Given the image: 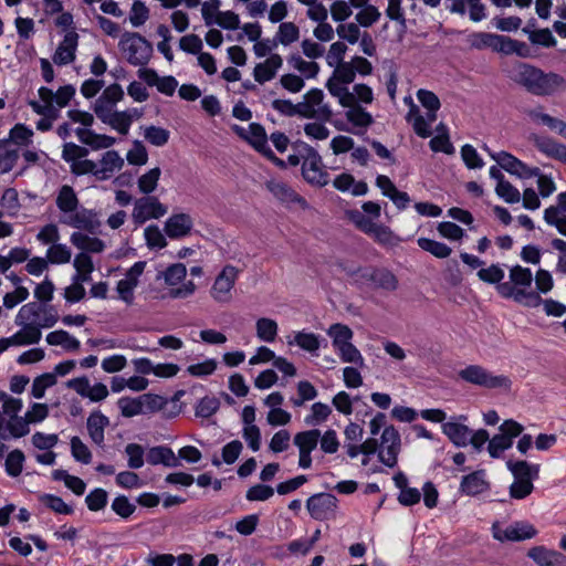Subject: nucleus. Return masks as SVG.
<instances>
[{"instance_id":"f257e3e1","label":"nucleus","mask_w":566,"mask_h":566,"mask_svg":"<svg viewBox=\"0 0 566 566\" xmlns=\"http://www.w3.org/2000/svg\"><path fill=\"white\" fill-rule=\"evenodd\" d=\"M55 203L61 212L59 218L61 224L93 235L99 233L102 223L98 213L93 209L81 207L80 200L71 186L63 185L60 188Z\"/></svg>"},{"instance_id":"f03ea898","label":"nucleus","mask_w":566,"mask_h":566,"mask_svg":"<svg viewBox=\"0 0 566 566\" xmlns=\"http://www.w3.org/2000/svg\"><path fill=\"white\" fill-rule=\"evenodd\" d=\"M59 319L53 305L30 302L23 305L14 319L15 325L38 326V329L53 327Z\"/></svg>"},{"instance_id":"7ed1b4c3","label":"nucleus","mask_w":566,"mask_h":566,"mask_svg":"<svg viewBox=\"0 0 566 566\" xmlns=\"http://www.w3.org/2000/svg\"><path fill=\"white\" fill-rule=\"evenodd\" d=\"M118 48L133 66L147 65L154 51L151 43L137 32H124Z\"/></svg>"},{"instance_id":"20e7f679","label":"nucleus","mask_w":566,"mask_h":566,"mask_svg":"<svg viewBox=\"0 0 566 566\" xmlns=\"http://www.w3.org/2000/svg\"><path fill=\"white\" fill-rule=\"evenodd\" d=\"M459 377L472 385L488 389L510 388L511 380L504 375H493L480 365H469L459 371Z\"/></svg>"},{"instance_id":"39448f33","label":"nucleus","mask_w":566,"mask_h":566,"mask_svg":"<svg viewBox=\"0 0 566 566\" xmlns=\"http://www.w3.org/2000/svg\"><path fill=\"white\" fill-rule=\"evenodd\" d=\"M168 211L167 206L155 196H144L135 200L132 219L136 226H142L150 219H159Z\"/></svg>"},{"instance_id":"423d86ee","label":"nucleus","mask_w":566,"mask_h":566,"mask_svg":"<svg viewBox=\"0 0 566 566\" xmlns=\"http://www.w3.org/2000/svg\"><path fill=\"white\" fill-rule=\"evenodd\" d=\"M467 42L471 49H491L494 52L506 55L513 50L511 45L515 43L513 39L509 36L488 32H473L468 35Z\"/></svg>"},{"instance_id":"0eeeda50","label":"nucleus","mask_w":566,"mask_h":566,"mask_svg":"<svg viewBox=\"0 0 566 566\" xmlns=\"http://www.w3.org/2000/svg\"><path fill=\"white\" fill-rule=\"evenodd\" d=\"M484 149L489 151L491 158L494 159L502 169H504L511 175H514L521 179H528L532 178L533 176L539 175L538 167H528L522 160H520L518 158H516L515 156L507 151L494 153L489 150L486 146L484 147Z\"/></svg>"},{"instance_id":"6e6552de","label":"nucleus","mask_w":566,"mask_h":566,"mask_svg":"<svg viewBox=\"0 0 566 566\" xmlns=\"http://www.w3.org/2000/svg\"><path fill=\"white\" fill-rule=\"evenodd\" d=\"M239 276V270L233 265H226L217 275L211 287V296L219 303H228L231 301V291Z\"/></svg>"},{"instance_id":"1a4fd4ad","label":"nucleus","mask_w":566,"mask_h":566,"mask_svg":"<svg viewBox=\"0 0 566 566\" xmlns=\"http://www.w3.org/2000/svg\"><path fill=\"white\" fill-rule=\"evenodd\" d=\"M492 533L493 537L500 542H521L533 538L537 534V531L531 523L518 521L505 528H502L499 523H494Z\"/></svg>"},{"instance_id":"9d476101","label":"nucleus","mask_w":566,"mask_h":566,"mask_svg":"<svg viewBox=\"0 0 566 566\" xmlns=\"http://www.w3.org/2000/svg\"><path fill=\"white\" fill-rule=\"evenodd\" d=\"M400 434L394 426L386 427L381 433L380 450L378 458L381 463L389 468L397 465L400 451Z\"/></svg>"},{"instance_id":"9b49d317","label":"nucleus","mask_w":566,"mask_h":566,"mask_svg":"<svg viewBox=\"0 0 566 566\" xmlns=\"http://www.w3.org/2000/svg\"><path fill=\"white\" fill-rule=\"evenodd\" d=\"M566 90V78L560 74L539 71L528 93L536 96H552Z\"/></svg>"},{"instance_id":"f8f14e48","label":"nucleus","mask_w":566,"mask_h":566,"mask_svg":"<svg viewBox=\"0 0 566 566\" xmlns=\"http://www.w3.org/2000/svg\"><path fill=\"white\" fill-rule=\"evenodd\" d=\"M324 93L319 88L310 90L304 96L303 102L300 104H306V112L311 115H302L305 118H314L319 122H329L333 112L329 105L323 103Z\"/></svg>"},{"instance_id":"ddd939ff","label":"nucleus","mask_w":566,"mask_h":566,"mask_svg":"<svg viewBox=\"0 0 566 566\" xmlns=\"http://www.w3.org/2000/svg\"><path fill=\"white\" fill-rule=\"evenodd\" d=\"M306 507L313 518L324 521L335 512L337 499L329 493L314 494L306 501Z\"/></svg>"},{"instance_id":"4468645a","label":"nucleus","mask_w":566,"mask_h":566,"mask_svg":"<svg viewBox=\"0 0 566 566\" xmlns=\"http://www.w3.org/2000/svg\"><path fill=\"white\" fill-rule=\"evenodd\" d=\"M193 229V220L185 212L172 213L164 224L165 234L171 240H179L188 237Z\"/></svg>"},{"instance_id":"2eb2a0df","label":"nucleus","mask_w":566,"mask_h":566,"mask_svg":"<svg viewBox=\"0 0 566 566\" xmlns=\"http://www.w3.org/2000/svg\"><path fill=\"white\" fill-rule=\"evenodd\" d=\"M78 34L73 30L66 32L52 56L53 63L59 66L72 63L76 56Z\"/></svg>"},{"instance_id":"dca6fc26","label":"nucleus","mask_w":566,"mask_h":566,"mask_svg":"<svg viewBox=\"0 0 566 566\" xmlns=\"http://www.w3.org/2000/svg\"><path fill=\"white\" fill-rule=\"evenodd\" d=\"M302 175L308 184L317 187H324L329 181L328 172L324 169L319 155L302 163Z\"/></svg>"},{"instance_id":"f3484780","label":"nucleus","mask_w":566,"mask_h":566,"mask_svg":"<svg viewBox=\"0 0 566 566\" xmlns=\"http://www.w3.org/2000/svg\"><path fill=\"white\" fill-rule=\"evenodd\" d=\"M497 293L504 298H513L515 302L527 306L537 307L543 305L544 298L535 291L516 290L514 286L507 284H500L496 286Z\"/></svg>"},{"instance_id":"a211bd4d","label":"nucleus","mask_w":566,"mask_h":566,"mask_svg":"<svg viewBox=\"0 0 566 566\" xmlns=\"http://www.w3.org/2000/svg\"><path fill=\"white\" fill-rule=\"evenodd\" d=\"M459 421L450 420L442 423V432L449 438V440L458 448H463L469 444V437L471 436V429L460 421H467L468 417L461 415L458 417Z\"/></svg>"},{"instance_id":"6ab92c4d","label":"nucleus","mask_w":566,"mask_h":566,"mask_svg":"<svg viewBox=\"0 0 566 566\" xmlns=\"http://www.w3.org/2000/svg\"><path fill=\"white\" fill-rule=\"evenodd\" d=\"M376 186L399 210L406 209L411 201L409 195L405 191L398 190L390 178L385 175L377 176Z\"/></svg>"},{"instance_id":"aec40b11","label":"nucleus","mask_w":566,"mask_h":566,"mask_svg":"<svg viewBox=\"0 0 566 566\" xmlns=\"http://www.w3.org/2000/svg\"><path fill=\"white\" fill-rule=\"evenodd\" d=\"M527 556L538 566H566V555L554 549H547L544 546L531 548Z\"/></svg>"},{"instance_id":"412c9836","label":"nucleus","mask_w":566,"mask_h":566,"mask_svg":"<svg viewBox=\"0 0 566 566\" xmlns=\"http://www.w3.org/2000/svg\"><path fill=\"white\" fill-rule=\"evenodd\" d=\"M268 190L281 202L298 203L302 207L306 206V200L297 195L287 184L280 180H270L266 182Z\"/></svg>"},{"instance_id":"4be33fe9","label":"nucleus","mask_w":566,"mask_h":566,"mask_svg":"<svg viewBox=\"0 0 566 566\" xmlns=\"http://www.w3.org/2000/svg\"><path fill=\"white\" fill-rule=\"evenodd\" d=\"M283 60L279 54H272L264 62L255 65L253 70L254 80L264 84L275 77L277 70L282 66Z\"/></svg>"},{"instance_id":"5701e85b","label":"nucleus","mask_w":566,"mask_h":566,"mask_svg":"<svg viewBox=\"0 0 566 566\" xmlns=\"http://www.w3.org/2000/svg\"><path fill=\"white\" fill-rule=\"evenodd\" d=\"M370 276V286L376 290L394 292L398 289L397 276L386 268L373 266Z\"/></svg>"},{"instance_id":"b1692460","label":"nucleus","mask_w":566,"mask_h":566,"mask_svg":"<svg viewBox=\"0 0 566 566\" xmlns=\"http://www.w3.org/2000/svg\"><path fill=\"white\" fill-rule=\"evenodd\" d=\"M533 140L541 153L566 164V145L546 136H535Z\"/></svg>"},{"instance_id":"393cba45","label":"nucleus","mask_w":566,"mask_h":566,"mask_svg":"<svg viewBox=\"0 0 566 566\" xmlns=\"http://www.w3.org/2000/svg\"><path fill=\"white\" fill-rule=\"evenodd\" d=\"M506 467L510 472L513 474L514 480H523L531 481L538 479L539 475V465L532 464L524 460L512 461L509 460L506 462Z\"/></svg>"},{"instance_id":"a878e982","label":"nucleus","mask_w":566,"mask_h":566,"mask_svg":"<svg viewBox=\"0 0 566 566\" xmlns=\"http://www.w3.org/2000/svg\"><path fill=\"white\" fill-rule=\"evenodd\" d=\"M146 461L151 465L164 464L169 468L180 465V461L176 458L174 451L164 446L150 448L146 454Z\"/></svg>"},{"instance_id":"bb28decb","label":"nucleus","mask_w":566,"mask_h":566,"mask_svg":"<svg viewBox=\"0 0 566 566\" xmlns=\"http://www.w3.org/2000/svg\"><path fill=\"white\" fill-rule=\"evenodd\" d=\"M541 69L535 67L527 63H518L511 71V80L516 84L523 86L527 92H530L533 83L535 82Z\"/></svg>"},{"instance_id":"cd10ccee","label":"nucleus","mask_w":566,"mask_h":566,"mask_svg":"<svg viewBox=\"0 0 566 566\" xmlns=\"http://www.w3.org/2000/svg\"><path fill=\"white\" fill-rule=\"evenodd\" d=\"M109 424V420L101 411H94L87 418V431L92 441L97 446L104 443V430Z\"/></svg>"},{"instance_id":"c85d7f7f","label":"nucleus","mask_w":566,"mask_h":566,"mask_svg":"<svg viewBox=\"0 0 566 566\" xmlns=\"http://www.w3.org/2000/svg\"><path fill=\"white\" fill-rule=\"evenodd\" d=\"M71 243L77 249L91 253H101L105 249V243L97 237H90L80 231H75L71 234Z\"/></svg>"},{"instance_id":"c756f323","label":"nucleus","mask_w":566,"mask_h":566,"mask_svg":"<svg viewBox=\"0 0 566 566\" xmlns=\"http://www.w3.org/2000/svg\"><path fill=\"white\" fill-rule=\"evenodd\" d=\"M484 471H476L462 478L460 489L468 495H478L489 489V483L484 479Z\"/></svg>"},{"instance_id":"7c9ffc66","label":"nucleus","mask_w":566,"mask_h":566,"mask_svg":"<svg viewBox=\"0 0 566 566\" xmlns=\"http://www.w3.org/2000/svg\"><path fill=\"white\" fill-rule=\"evenodd\" d=\"M124 160L116 150H107L99 163L97 174L99 179L108 178L116 170L122 169Z\"/></svg>"},{"instance_id":"2f4dec72","label":"nucleus","mask_w":566,"mask_h":566,"mask_svg":"<svg viewBox=\"0 0 566 566\" xmlns=\"http://www.w3.org/2000/svg\"><path fill=\"white\" fill-rule=\"evenodd\" d=\"M247 142L260 154L264 151L271 154L266 132L261 124L251 123L249 125Z\"/></svg>"},{"instance_id":"473e14b6","label":"nucleus","mask_w":566,"mask_h":566,"mask_svg":"<svg viewBox=\"0 0 566 566\" xmlns=\"http://www.w3.org/2000/svg\"><path fill=\"white\" fill-rule=\"evenodd\" d=\"M19 158V150L9 139L0 140V174L12 170Z\"/></svg>"},{"instance_id":"72a5a7b5","label":"nucleus","mask_w":566,"mask_h":566,"mask_svg":"<svg viewBox=\"0 0 566 566\" xmlns=\"http://www.w3.org/2000/svg\"><path fill=\"white\" fill-rule=\"evenodd\" d=\"M21 329L10 336L11 344L13 346H24L31 344H38L41 339L42 333L38 329V326L20 325Z\"/></svg>"},{"instance_id":"f704fd0d","label":"nucleus","mask_w":566,"mask_h":566,"mask_svg":"<svg viewBox=\"0 0 566 566\" xmlns=\"http://www.w3.org/2000/svg\"><path fill=\"white\" fill-rule=\"evenodd\" d=\"M509 276L510 282H504L503 284L514 286L517 291L531 287L533 282L532 271L528 268H523L521 265L512 266Z\"/></svg>"},{"instance_id":"c9c22d12","label":"nucleus","mask_w":566,"mask_h":566,"mask_svg":"<svg viewBox=\"0 0 566 566\" xmlns=\"http://www.w3.org/2000/svg\"><path fill=\"white\" fill-rule=\"evenodd\" d=\"M46 342L51 346H62L69 352H75L80 348V340L64 329L51 332L46 335Z\"/></svg>"},{"instance_id":"e433bc0d","label":"nucleus","mask_w":566,"mask_h":566,"mask_svg":"<svg viewBox=\"0 0 566 566\" xmlns=\"http://www.w3.org/2000/svg\"><path fill=\"white\" fill-rule=\"evenodd\" d=\"M289 345H297L303 350H306L311 354L317 355V350L321 347V338L318 335L314 333H307L304 331L297 332L294 335L293 340H287Z\"/></svg>"},{"instance_id":"4c0bfd02","label":"nucleus","mask_w":566,"mask_h":566,"mask_svg":"<svg viewBox=\"0 0 566 566\" xmlns=\"http://www.w3.org/2000/svg\"><path fill=\"white\" fill-rule=\"evenodd\" d=\"M327 335L332 338L334 349L352 343L354 336L353 331L344 324L336 323L329 326Z\"/></svg>"},{"instance_id":"58836bf2","label":"nucleus","mask_w":566,"mask_h":566,"mask_svg":"<svg viewBox=\"0 0 566 566\" xmlns=\"http://www.w3.org/2000/svg\"><path fill=\"white\" fill-rule=\"evenodd\" d=\"M345 85L346 84L338 83L335 78L329 77L326 83V88L331 95L338 98L342 106H352L355 103V95L350 93Z\"/></svg>"},{"instance_id":"ea45409f","label":"nucleus","mask_w":566,"mask_h":566,"mask_svg":"<svg viewBox=\"0 0 566 566\" xmlns=\"http://www.w3.org/2000/svg\"><path fill=\"white\" fill-rule=\"evenodd\" d=\"M321 432L318 429H311L295 434L294 444L298 451L312 452L318 443Z\"/></svg>"},{"instance_id":"a19ab883","label":"nucleus","mask_w":566,"mask_h":566,"mask_svg":"<svg viewBox=\"0 0 566 566\" xmlns=\"http://www.w3.org/2000/svg\"><path fill=\"white\" fill-rule=\"evenodd\" d=\"M522 31L528 35V40L532 44L542 45L544 48H554L557 43L551 30L547 28L531 30L530 27H524Z\"/></svg>"},{"instance_id":"79ce46f5","label":"nucleus","mask_w":566,"mask_h":566,"mask_svg":"<svg viewBox=\"0 0 566 566\" xmlns=\"http://www.w3.org/2000/svg\"><path fill=\"white\" fill-rule=\"evenodd\" d=\"M289 64L302 73L306 78H314L319 72V65L314 61H305L298 54H292L287 59Z\"/></svg>"},{"instance_id":"37998d69","label":"nucleus","mask_w":566,"mask_h":566,"mask_svg":"<svg viewBox=\"0 0 566 566\" xmlns=\"http://www.w3.org/2000/svg\"><path fill=\"white\" fill-rule=\"evenodd\" d=\"M332 413V408L323 402H315L311 407V412L304 418L305 424L316 427L325 422Z\"/></svg>"},{"instance_id":"c03bdc74","label":"nucleus","mask_w":566,"mask_h":566,"mask_svg":"<svg viewBox=\"0 0 566 566\" xmlns=\"http://www.w3.org/2000/svg\"><path fill=\"white\" fill-rule=\"evenodd\" d=\"M348 111L345 113V116L349 123L357 127L367 128L374 122L370 113L366 112L363 107L356 105L355 103L352 106H347Z\"/></svg>"},{"instance_id":"a18cd8bd","label":"nucleus","mask_w":566,"mask_h":566,"mask_svg":"<svg viewBox=\"0 0 566 566\" xmlns=\"http://www.w3.org/2000/svg\"><path fill=\"white\" fill-rule=\"evenodd\" d=\"M160 175L161 170L159 167H155L142 175L137 180L139 191L145 196H150L157 188Z\"/></svg>"},{"instance_id":"49530a36","label":"nucleus","mask_w":566,"mask_h":566,"mask_svg":"<svg viewBox=\"0 0 566 566\" xmlns=\"http://www.w3.org/2000/svg\"><path fill=\"white\" fill-rule=\"evenodd\" d=\"M122 416L132 418L134 416L145 413L143 397L129 398L122 397L117 401Z\"/></svg>"},{"instance_id":"de8ad7c7","label":"nucleus","mask_w":566,"mask_h":566,"mask_svg":"<svg viewBox=\"0 0 566 566\" xmlns=\"http://www.w3.org/2000/svg\"><path fill=\"white\" fill-rule=\"evenodd\" d=\"M300 38V29L293 22H283L280 24L274 41L287 46Z\"/></svg>"},{"instance_id":"09e8293b","label":"nucleus","mask_w":566,"mask_h":566,"mask_svg":"<svg viewBox=\"0 0 566 566\" xmlns=\"http://www.w3.org/2000/svg\"><path fill=\"white\" fill-rule=\"evenodd\" d=\"M417 243L423 251L429 252L439 259L448 258L452 252L451 248L446 243L438 242L432 239L419 238Z\"/></svg>"},{"instance_id":"8fccbe9b","label":"nucleus","mask_w":566,"mask_h":566,"mask_svg":"<svg viewBox=\"0 0 566 566\" xmlns=\"http://www.w3.org/2000/svg\"><path fill=\"white\" fill-rule=\"evenodd\" d=\"M144 238L150 250H160L167 247V240L158 226L150 224L144 230Z\"/></svg>"},{"instance_id":"3c124183","label":"nucleus","mask_w":566,"mask_h":566,"mask_svg":"<svg viewBox=\"0 0 566 566\" xmlns=\"http://www.w3.org/2000/svg\"><path fill=\"white\" fill-rule=\"evenodd\" d=\"M256 335L266 343H272L277 335V323L274 319L262 317L256 321Z\"/></svg>"},{"instance_id":"603ef678","label":"nucleus","mask_w":566,"mask_h":566,"mask_svg":"<svg viewBox=\"0 0 566 566\" xmlns=\"http://www.w3.org/2000/svg\"><path fill=\"white\" fill-rule=\"evenodd\" d=\"M272 107L285 116L294 115H310L306 109V104H293L290 99H274Z\"/></svg>"},{"instance_id":"864d4df0","label":"nucleus","mask_w":566,"mask_h":566,"mask_svg":"<svg viewBox=\"0 0 566 566\" xmlns=\"http://www.w3.org/2000/svg\"><path fill=\"white\" fill-rule=\"evenodd\" d=\"M144 137L149 144L163 147L168 143L170 132L166 128L150 125L145 127Z\"/></svg>"},{"instance_id":"5fc2aeb1","label":"nucleus","mask_w":566,"mask_h":566,"mask_svg":"<svg viewBox=\"0 0 566 566\" xmlns=\"http://www.w3.org/2000/svg\"><path fill=\"white\" fill-rule=\"evenodd\" d=\"M56 384V377L52 373H45L34 378L31 394L34 398L41 399L45 395V390Z\"/></svg>"},{"instance_id":"6e6d98bb","label":"nucleus","mask_w":566,"mask_h":566,"mask_svg":"<svg viewBox=\"0 0 566 566\" xmlns=\"http://www.w3.org/2000/svg\"><path fill=\"white\" fill-rule=\"evenodd\" d=\"M72 256L70 248L62 243L52 244L46 252L49 262L53 264L69 263Z\"/></svg>"},{"instance_id":"4d7b16f0","label":"nucleus","mask_w":566,"mask_h":566,"mask_svg":"<svg viewBox=\"0 0 566 566\" xmlns=\"http://www.w3.org/2000/svg\"><path fill=\"white\" fill-rule=\"evenodd\" d=\"M377 243L386 247H394L398 243V238L389 227L377 223L370 235Z\"/></svg>"},{"instance_id":"13d9d810","label":"nucleus","mask_w":566,"mask_h":566,"mask_svg":"<svg viewBox=\"0 0 566 566\" xmlns=\"http://www.w3.org/2000/svg\"><path fill=\"white\" fill-rule=\"evenodd\" d=\"M29 421L25 417H14L10 418L6 424L4 432L8 431L9 437L12 438H21L29 433Z\"/></svg>"},{"instance_id":"bf43d9fd","label":"nucleus","mask_w":566,"mask_h":566,"mask_svg":"<svg viewBox=\"0 0 566 566\" xmlns=\"http://www.w3.org/2000/svg\"><path fill=\"white\" fill-rule=\"evenodd\" d=\"M24 454L21 450L11 451L6 459V472L10 476H18L23 470Z\"/></svg>"},{"instance_id":"052dcab7","label":"nucleus","mask_w":566,"mask_h":566,"mask_svg":"<svg viewBox=\"0 0 566 566\" xmlns=\"http://www.w3.org/2000/svg\"><path fill=\"white\" fill-rule=\"evenodd\" d=\"M343 363H352L359 367L364 366V357L355 345L352 343L335 349Z\"/></svg>"},{"instance_id":"680f3d73","label":"nucleus","mask_w":566,"mask_h":566,"mask_svg":"<svg viewBox=\"0 0 566 566\" xmlns=\"http://www.w3.org/2000/svg\"><path fill=\"white\" fill-rule=\"evenodd\" d=\"M348 218L357 229H359L367 235H370V233L374 231L375 226L377 224L376 222L373 221L371 218H369L359 210L348 211Z\"/></svg>"},{"instance_id":"e2e57ef3","label":"nucleus","mask_w":566,"mask_h":566,"mask_svg":"<svg viewBox=\"0 0 566 566\" xmlns=\"http://www.w3.org/2000/svg\"><path fill=\"white\" fill-rule=\"evenodd\" d=\"M108 494L104 489L97 488L92 490L85 497V503L90 511L97 512L103 510L107 504Z\"/></svg>"},{"instance_id":"0e129e2a","label":"nucleus","mask_w":566,"mask_h":566,"mask_svg":"<svg viewBox=\"0 0 566 566\" xmlns=\"http://www.w3.org/2000/svg\"><path fill=\"white\" fill-rule=\"evenodd\" d=\"M220 408V401L216 397L206 396L199 400L196 406V416L200 418H209Z\"/></svg>"},{"instance_id":"69168bd1","label":"nucleus","mask_w":566,"mask_h":566,"mask_svg":"<svg viewBox=\"0 0 566 566\" xmlns=\"http://www.w3.org/2000/svg\"><path fill=\"white\" fill-rule=\"evenodd\" d=\"M513 446V441L509 440L502 432L490 439L488 451L491 458L497 459L502 453Z\"/></svg>"},{"instance_id":"338daca9","label":"nucleus","mask_w":566,"mask_h":566,"mask_svg":"<svg viewBox=\"0 0 566 566\" xmlns=\"http://www.w3.org/2000/svg\"><path fill=\"white\" fill-rule=\"evenodd\" d=\"M125 453L127 454V465L133 469H140L144 465L145 451L140 444L128 443L125 447Z\"/></svg>"},{"instance_id":"774afa93","label":"nucleus","mask_w":566,"mask_h":566,"mask_svg":"<svg viewBox=\"0 0 566 566\" xmlns=\"http://www.w3.org/2000/svg\"><path fill=\"white\" fill-rule=\"evenodd\" d=\"M496 195L507 203H517L521 200V193L510 181H501L495 187Z\"/></svg>"}]
</instances>
